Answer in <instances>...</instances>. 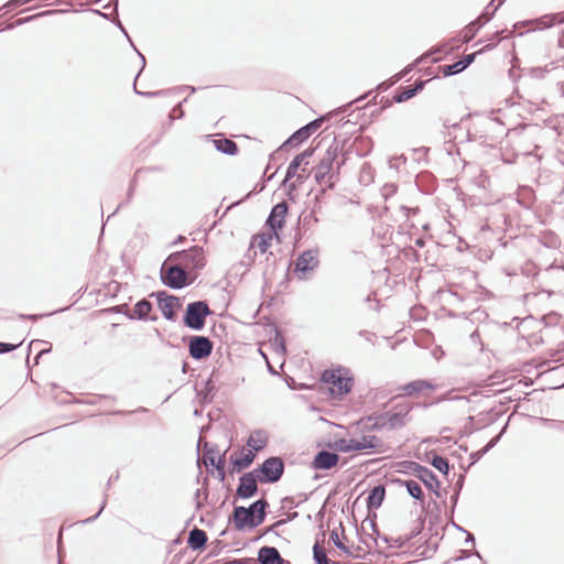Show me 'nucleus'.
<instances>
[{
	"label": "nucleus",
	"mask_w": 564,
	"mask_h": 564,
	"mask_svg": "<svg viewBox=\"0 0 564 564\" xmlns=\"http://www.w3.org/2000/svg\"><path fill=\"white\" fill-rule=\"evenodd\" d=\"M412 410L409 403H399L391 410L373 412L361 420L367 431H394L402 429L408 423V416Z\"/></svg>",
	"instance_id": "f257e3e1"
},
{
	"label": "nucleus",
	"mask_w": 564,
	"mask_h": 564,
	"mask_svg": "<svg viewBox=\"0 0 564 564\" xmlns=\"http://www.w3.org/2000/svg\"><path fill=\"white\" fill-rule=\"evenodd\" d=\"M269 507L270 505L264 497L251 502L248 507L236 506L229 521L234 523L235 529L239 532L247 529L253 530L264 522Z\"/></svg>",
	"instance_id": "f03ea898"
},
{
	"label": "nucleus",
	"mask_w": 564,
	"mask_h": 564,
	"mask_svg": "<svg viewBox=\"0 0 564 564\" xmlns=\"http://www.w3.org/2000/svg\"><path fill=\"white\" fill-rule=\"evenodd\" d=\"M339 143L335 137L317 165L313 167L314 180L321 186L327 185V188L334 189L338 183L340 169L337 158L339 156Z\"/></svg>",
	"instance_id": "7ed1b4c3"
},
{
	"label": "nucleus",
	"mask_w": 564,
	"mask_h": 564,
	"mask_svg": "<svg viewBox=\"0 0 564 564\" xmlns=\"http://www.w3.org/2000/svg\"><path fill=\"white\" fill-rule=\"evenodd\" d=\"M321 382L330 384V392L336 397H344L351 392L355 378L351 370L344 366L325 369L321 375Z\"/></svg>",
	"instance_id": "20e7f679"
},
{
	"label": "nucleus",
	"mask_w": 564,
	"mask_h": 564,
	"mask_svg": "<svg viewBox=\"0 0 564 564\" xmlns=\"http://www.w3.org/2000/svg\"><path fill=\"white\" fill-rule=\"evenodd\" d=\"M167 261L166 259L160 269V279L165 286L172 290H182L193 284L197 279V274H191L182 264L167 265Z\"/></svg>",
	"instance_id": "39448f33"
},
{
	"label": "nucleus",
	"mask_w": 564,
	"mask_h": 564,
	"mask_svg": "<svg viewBox=\"0 0 564 564\" xmlns=\"http://www.w3.org/2000/svg\"><path fill=\"white\" fill-rule=\"evenodd\" d=\"M167 260L180 261L185 270L191 274L198 275V272L206 265L204 248L200 246H192L188 249L175 251L167 257Z\"/></svg>",
	"instance_id": "423d86ee"
},
{
	"label": "nucleus",
	"mask_w": 564,
	"mask_h": 564,
	"mask_svg": "<svg viewBox=\"0 0 564 564\" xmlns=\"http://www.w3.org/2000/svg\"><path fill=\"white\" fill-rule=\"evenodd\" d=\"M213 314L207 301H194L187 304L183 314V324L192 330H202L206 325V318Z\"/></svg>",
	"instance_id": "0eeeda50"
},
{
	"label": "nucleus",
	"mask_w": 564,
	"mask_h": 564,
	"mask_svg": "<svg viewBox=\"0 0 564 564\" xmlns=\"http://www.w3.org/2000/svg\"><path fill=\"white\" fill-rule=\"evenodd\" d=\"M401 465L405 468V473L419 478L426 489L431 490L437 498H441V481L436 474L414 460H403Z\"/></svg>",
	"instance_id": "6e6552de"
},
{
	"label": "nucleus",
	"mask_w": 564,
	"mask_h": 564,
	"mask_svg": "<svg viewBox=\"0 0 564 564\" xmlns=\"http://www.w3.org/2000/svg\"><path fill=\"white\" fill-rule=\"evenodd\" d=\"M253 470L261 484H275L284 474L285 463L280 456H270Z\"/></svg>",
	"instance_id": "1a4fd4ad"
},
{
	"label": "nucleus",
	"mask_w": 564,
	"mask_h": 564,
	"mask_svg": "<svg viewBox=\"0 0 564 564\" xmlns=\"http://www.w3.org/2000/svg\"><path fill=\"white\" fill-rule=\"evenodd\" d=\"M382 441L376 435H364L360 440L338 438L334 442L336 451L349 453L352 451L378 449L382 446Z\"/></svg>",
	"instance_id": "9d476101"
},
{
	"label": "nucleus",
	"mask_w": 564,
	"mask_h": 564,
	"mask_svg": "<svg viewBox=\"0 0 564 564\" xmlns=\"http://www.w3.org/2000/svg\"><path fill=\"white\" fill-rule=\"evenodd\" d=\"M158 302V307L162 316L170 322L176 319L177 311L182 307L178 296L167 293L166 291H155L150 294Z\"/></svg>",
	"instance_id": "9b49d317"
},
{
	"label": "nucleus",
	"mask_w": 564,
	"mask_h": 564,
	"mask_svg": "<svg viewBox=\"0 0 564 564\" xmlns=\"http://www.w3.org/2000/svg\"><path fill=\"white\" fill-rule=\"evenodd\" d=\"M187 346L189 356L197 361L208 358L214 349V343L210 338L203 335L189 336Z\"/></svg>",
	"instance_id": "f8f14e48"
},
{
	"label": "nucleus",
	"mask_w": 564,
	"mask_h": 564,
	"mask_svg": "<svg viewBox=\"0 0 564 564\" xmlns=\"http://www.w3.org/2000/svg\"><path fill=\"white\" fill-rule=\"evenodd\" d=\"M258 482L260 479L253 469L242 474L236 489L237 498L247 500L254 497L259 491Z\"/></svg>",
	"instance_id": "ddd939ff"
},
{
	"label": "nucleus",
	"mask_w": 564,
	"mask_h": 564,
	"mask_svg": "<svg viewBox=\"0 0 564 564\" xmlns=\"http://www.w3.org/2000/svg\"><path fill=\"white\" fill-rule=\"evenodd\" d=\"M288 212L289 205L285 200L275 204L270 210V214L265 220V225L275 237H278L279 232L285 226V217Z\"/></svg>",
	"instance_id": "4468645a"
},
{
	"label": "nucleus",
	"mask_w": 564,
	"mask_h": 564,
	"mask_svg": "<svg viewBox=\"0 0 564 564\" xmlns=\"http://www.w3.org/2000/svg\"><path fill=\"white\" fill-rule=\"evenodd\" d=\"M324 117L321 116L312 121H310L308 123H306L305 126L301 127L300 129H297L296 131H294L283 143L282 145L279 148V150L288 147V145H297V144H301L302 142H304L305 140H307L323 123L324 121Z\"/></svg>",
	"instance_id": "2eb2a0df"
},
{
	"label": "nucleus",
	"mask_w": 564,
	"mask_h": 564,
	"mask_svg": "<svg viewBox=\"0 0 564 564\" xmlns=\"http://www.w3.org/2000/svg\"><path fill=\"white\" fill-rule=\"evenodd\" d=\"M426 84V80L419 79L413 85L402 87L400 91L395 93L392 97V100L390 99H381V108H388L393 102L401 104L404 102L413 97H415L419 93H421Z\"/></svg>",
	"instance_id": "dca6fc26"
},
{
	"label": "nucleus",
	"mask_w": 564,
	"mask_h": 564,
	"mask_svg": "<svg viewBox=\"0 0 564 564\" xmlns=\"http://www.w3.org/2000/svg\"><path fill=\"white\" fill-rule=\"evenodd\" d=\"M318 249H308L299 254L295 260V269L294 272L296 274L305 275L307 272H311L318 268Z\"/></svg>",
	"instance_id": "f3484780"
},
{
	"label": "nucleus",
	"mask_w": 564,
	"mask_h": 564,
	"mask_svg": "<svg viewBox=\"0 0 564 564\" xmlns=\"http://www.w3.org/2000/svg\"><path fill=\"white\" fill-rule=\"evenodd\" d=\"M492 2H490L484 11L480 13V15L471 21L469 24L466 25L464 30V42H470L476 34L479 32V30L488 23L495 15L496 9H491Z\"/></svg>",
	"instance_id": "a211bd4d"
},
{
	"label": "nucleus",
	"mask_w": 564,
	"mask_h": 564,
	"mask_svg": "<svg viewBox=\"0 0 564 564\" xmlns=\"http://www.w3.org/2000/svg\"><path fill=\"white\" fill-rule=\"evenodd\" d=\"M339 458L336 452L321 449L315 454L311 466L315 470H329L338 464Z\"/></svg>",
	"instance_id": "6ab92c4d"
},
{
	"label": "nucleus",
	"mask_w": 564,
	"mask_h": 564,
	"mask_svg": "<svg viewBox=\"0 0 564 564\" xmlns=\"http://www.w3.org/2000/svg\"><path fill=\"white\" fill-rule=\"evenodd\" d=\"M153 311V304L148 299H142L134 304L132 311H130V315H128V319L130 321H143V322H156L158 315H151L150 313Z\"/></svg>",
	"instance_id": "aec40b11"
},
{
	"label": "nucleus",
	"mask_w": 564,
	"mask_h": 564,
	"mask_svg": "<svg viewBox=\"0 0 564 564\" xmlns=\"http://www.w3.org/2000/svg\"><path fill=\"white\" fill-rule=\"evenodd\" d=\"M256 457V454L252 451L240 449L238 453H234L230 456V473H239L243 469H247Z\"/></svg>",
	"instance_id": "412c9836"
},
{
	"label": "nucleus",
	"mask_w": 564,
	"mask_h": 564,
	"mask_svg": "<svg viewBox=\"0 0 564 564\" xmlns=\"http://www.w3.org/2000/svg\"><path fill=\"white\" fill-rule=\"evenodd\" d=\"M200 446L203 447V456L198 457L197 465L199 466L200 462H203L206 469L208 470L210 466H215L216 455L219 454V449L216 444L203 441L202 437H199L197 443L198 451Z\"/></svg>",
	"instance_id": "4be33fe9"
},
{
	"label": "nucleus",
	"mask_w": 564,
	"mask_h": 564,
	"mask_svg": "<svg viewBox=\"0 0 564 564\" xmlns=\"http://www.w3.org/2000/svg\"><path fill=\"white\" fill-rule=\"evenodd\" d=\"M314 152L315 149L307 148L292 159L286 169L285 177L282 182L284 186H286V184L296 175V172L300 169V166L304 163L306 159L311 158L314 154Z\"/></svg>",
	"instance_id": "5701e85b"
},
{
	"label": "nucleus",
	"mask_w": 564,
	"mask_h": 564,
	"mask_svg": "<svg viewBox=\"0 0 564 564\" xmlns=\"http://www.w3.org/2000/svg\"><path fill=\"white\" fill-rule=\"evenodd\" d=\"M327 185H323L315 194L314 197L306 202L305 210L310 212L311 215H321L325 205L327 204Z\"/></svg>",
	"instance_id": "b1692460"
},
{
	"label": "nucleus",
	"mask_w": 564,
	"mask_h": 564,
	"mask_svg": "<svg viewBox=\"0 0 564 564\" xmlns=\"http://www.w3.org/2000/svg\"><path fill=\"white\" fill-rule=\"evenodd\" d=\"M424 460L437 469L448 480L452 466L447 458L441 456L435 451H429L425 453Z\"/></svg>",
	"instance_id": "393cba45"
},
{
	"label": "nucleus",
	"mask_w": 564,
	"mask_h": 564,
	"mask_svg": "<svg viewBox=\"0 0 564 564\" xmlns=\"http://www.w3.org/2000/svg\"><path fill=\"white\" fill-rule=\"evenodd\" d=\"M257 562L260 564H284V558L276 547L264 545L258 550Z\"/></svg>",
	"instance_id": "a878e982"
},
{
	"label": "nucleus",
	"mask_w": 564,
	"mask_h": 564,
	"mask_svg": "<svg viewBox=\"0 0 564 564\" xmlns=\"http://www.w3.org/2000/svg\"><path fill=\"white\" fill-rule=\"evenodd\" d=\"M321 219L317 215L312 214L307 210H303L297 218V229L295 231V240L302 239L301 230L308 231L312 230L317 224H319Z\"/></svg>",
	"instance_id": "bb28decb"
},
{
	"label": "nucleus",
	"mask_w": 564,
	"mask_h": 564,
	"mask_svg": "<svg viewBox=\"0 0 564 564\" xmlns=\"http://www.w3.org/2000/svg\"><path fill=\"white\" fill-rule=\"evenodd\" d=\"M373 149V141L368 135L356 137L350 143V150L359 158H366Z\"/></svg>",
	"instance_id": "cd10ccee"
},
{
	"label": "nucleus",
	"mask_w": 564,
	"mask_h": 564,
	"mask_svg": "<svg viewBox=\"0 0 564 564\" xmlns=\"http://www.w3.org/2000/svg\"><path fill=\"white\" fill-rule=\"evenodd\" d=\"M207 533L196 527L189 531L187 536V545L192 551H203L207 545Z\"/></svg>",
	"instance_id": "c85d7f7f"
},
{
	"label": "nucleus",
	"mask_w": 564,
	"mask_h": 564,
	"mask_svg": "<svg viewBox=\"0 0 564 564\" xmlns=\"http://www.w3.org/2000/svg\"><path fill=\"white\" fill-rule=\"evenodd\" d=\"M386 498V487L382 484H378L371 488L367 497L368 511L379 509Z\"/></svg>",
	"instance_id": "c756f323"
},
{
	"label": "nucleus",
	"mask_w": 564,
	"mask_h": 564,
	"mask_svg": "<svg viewBox=\"0 0 564 564\" xmlns=\"http://www.w3.org/2000/svg\"><path fill=\"white\" fill-rule=\"evenodd\" d=\"M435 384H433L430 380L417 379L403 384L401 390L405 395L413 397L425 389L435 390Z\"/></svg>",
	"instance_id": "7c9ffc66"
},
{
	"label": "nucleus",
	"mask_w": 564,
	"mask_h": 564,
	"mask_svg": "<svg viewBox=\"0 0 564 564\" xmlns=\"http://www.w3.org/2000/svg\"><path fill=\"white\" fill-rule=\"evenodd\" d=\"M394 484H398L401 487H404L408 494L415 500L420 502H424L425 495L421 488V485L413 479H393Z\"/></svg>",
	"instance_id": "2f4dec72"
},
{
	"label": "nucleus",
	"mask_w": 564,
	"mask_h": 564,
	"mask_svg": "<svg viewBox=\"0 0 564 564\" xmlns=\"http://www.w3.org/2000/svg\"><path fill=\"white\" fill-rule=\"evenodd\" d=\"M131 45L133 46L134 51L138 53V55L140 56L141 61H142V66L140 68V70L138 72V74L135 75L134 77V82H133V91L139 95V96H143V97H148V98H153V97H159V96H166L169 94L172 93L171 89H162V90H155V91H141L137 88V79L138 77L140 76L141 72L143 70V68L145 67V57L137 50V47L133 45L132 41L129 39Z\"/></svg>",
	"instance_id": "473e14b6"
},
{
	"label": "nucleus",
	"mask_w": 564,
	"mask_h": 564,
	"mask_svg": "<svg viewBox=\"0 0 564 564\" xmlns=\"http://www.w3.org/2000/svg\"><path fill=\"white\" fill-rule=\"evenodd\" d=\"M268 441L269 437L264 430H256L248 437L247 445L257 453L267 447Z\"/></svg>",
	"instance_id": "72a5a7b5"
},
{
	"label": "nucleus",
	"mask_w": 564,
	"mask_h": 564,
	"mask_svg": "<svg viewBox=\"0 0 564 564\" xmlns=\"http://www.w3.org/2000/svg\"><path fill=\"white\" fill-rule=\"evenodd\" d=\"M214 147L217 151L220 153L227 154V155H236L239 152L238 144L228 138H219L213 140Z\"/></svg>",
	"instance_id": "f704fd0d"
},
{
	"label": "nucleus",
	"mask_w": 564,
	"mask_h": 564,
	"mask_svg": "<svg viewBox=\"0 0 564 564\" xmlns=\"http://www.w3.org/2000/svg\"><path fill=\"white\" fill-rule=\"evenodd\" d=\"M539 242L549 249H557L561 247L560 237L552 230H542L538 237Z\"/></svg>",
	"instance_id": "c9c22d12"
},
{
	"label": "nucleus",
	"mask_w": 564,
	"mask_h": 564,
	"mask_svg": "<svg viewBox=\"0 0 564 564\" xmlns=\"http://www.w3.org/2000/svg\"><path fill=\"white\" fill-rule=\"evenodd\" d=\"M273 236L274 235L271 231L262 232V234L252 236L250 242H253V248L257 247L259 249L260 253L263 254L270 248Z\"/></svg>",
	"instance_id": "e433bc0d"
},
{
	"label": "nucleus",
	"mask_w": 564,
	"mask_h": 564,
	"mask_svg": "<svg viewBox=\"0 0 564 564\" xmlns=\"http://www.w3.org/2000/svg\"><path fill=\"white\" fill-rule=\"evenodd\" d=\"M274 335L270 338V343L276 354L284 356L286 354V344L282 330L274 326Z\"/></svg>",
	"instance_id": "4c0bfd02"
},
{
	"label": "nucleus",
	"mask_w": 564,
	"mask_h": 564,
	"mask_svg": "<svg viewBox=\"0 0 564 564\" xmlns=\"http://www.w3.org/2000/svg\"><path fill=\"white\" fill-rule=\"evenodd\" d=\"M466 473H467V469H464L463 473H460L458 475L457 480H456V482L454 485V492H453V495L451 497L452 514L455 511V508L457 506L460 492L463 490V487H464V484H465V478H466Z\"/></svg>",
	"instance_id": "58836bf2"
},
{
	"label": "nucleus",
	"mask_w": 564,
	"mask_h": 564,
	"mask_svg": "<svg viewBox=\"0 0 564 564\" xmlns=\"http://www.w3.org/2000/svg\"><path fill=\"white\" fill-rule=\"evenodd\" d=\"M313 560L315 564H330V560L318 540L313 545Z\"/></svg>",
	"instance_id": "ea45409f"
},
{
	"label": "nucleus",
	"mask_w": 564,
	"mask_h": 564,
	"mask_svg": "<svg viewBox=\"0 0 564 564\" xmlns=\"http://www.w3.org/2000/svg\"><path fill=\"white\" fill-rule=\"evenodd\" d=\"M440 72L443 74L444 77H449L460 74L463 72V68L459 62L456 61L454 63L440 66Z\"/></svg>",
	"instance_id": "a19ab883"
},
{
	"label": "nucleus",
	"mask_w": 564,
	"mask_h": 564,
	"mask_svg": "<svg viewBox=\"0 0 564 564\" xmlns=\"http://www.w3.org/2000/svg\"><path fill=\"white\" fill-rule=\"evenodd\" d=\"M299 497H300L299 501H296V499H294V497H291V496L284 497L281 500V505H282L281 509H284V508H296L302 502H305L308 499V496L306 494H300Z\"/></svg>",
	"instance_id": "79ce46f5"
},
{
	"label": "nucleus",
	"mask_w": 564,
	"mask_h": 564,
	"mask_svg": "<svg viewBox=\"0 0 564 564\" xmlns=\"http://www.w3.org/2000/svg\"><path fill=\"white\" fill-rule=\"evenodd\" d=\"M424 524L425 518L420 516L415 521V525L411 529V531L408 534H405L409 542L421 534V532L424 529Z\"/></svg>",
	"instance_id": "37998d69"
},
{
	"label": "nucleus",
	"mask_w": 564,
	"mask_h": 564,
	"mask_svg": "<svg viewBox=\"0 0 564 564\" xmlns=\"http://www.w3.org/2000/svg\"><path fill=\"white\" fill-rule=\"evenodd\" d=\"M256 257L257 251L253 250V242H250V246L243 258L240 260L239 264L249 268L254 262Z\"/></svg>",
	"instance_id": "c03bdc74"
},
{
	"label": "nucleus",
	"mask_w": 564,
	"mask_h": 564,
	"mask_svg": "<svg viewBox=\"0 0 564 564\" xmlns=\"http://www.w3.org/2000/svg\"><path fill=\"white\" fill-rule=\"evenodd\" d=\"M101 400H110V401L115 402L116 397L110 395V394H97L91 399L78 401V403L85 404V405H97L101 402Z\"/></svg>",
	"instance_id": "a18cd8bd"
},
{
	"label": "nucleus",
	"mask_w": 564,
	"mask_h": 564,
	"mask_svg": "<svg viewBox=\"0 0 564 564\" xmlns=\"http://www.w3.org/2000/svg\"><path fill=\"white\" fill-rule=\"evenodd\" d=\"M135 188H137V177L134 176L129 183V188L127 192V197H126L124 203L119 204L118 207L116 208V210L111 215H115L124 204H129L132 200V197L135 193Z\"/></svg>",
	"instance_id": "49530a36"
},
{
	"label": "nucleus",
	"mask_w": 564,
	"mask_h": 564,
	"mask_svg": "<svg viewBox=\"0 0 564 564\" xmlns=\"http://www.w3.org/2000/svg\"><path fill=\"white\" fill-rule=\"evenodd\" d=\"M506 30H502V31H497L492 34V39L490 40L491 42H489L488 44H486L480 51H478V53H482V52H486V51H491L494 50L502 40V33L505 32Z\"/></svg>",
	"instance_id": "de8ad7c7"
},
{
	"label": "nucleus",
	"mask_w": 564,
	"mask_h": 564,
	"mask_svg": "<svg viewBox=\"0 0 564 564\" xmlns=\"http://www.w3.org/2000/svg\"><path fill=\"white\" fill-rule=\"evenodd\" d=\"M66 308H58L54 312H51V313H44V314H20L19 315V318L20 319H29V321H32V322H37L39 319L41 318H44V317H47V316H51L53 314H56V313H59V312H64Z\"/></svg>",
	"instance_id": "09e8293b"
},
{
	"label": "nucleus",
	"mask_w": 564,
	"mask_h": 564,
	"mask_svg": "<svg viewBox=\"0 0 564 564\" xmlns=\"http://www.w3.org/2000/svg\"><path fill=\"white\" fill-rule=\"evenodd\" d=\"M473 555L481 558V555H480V553L478 551L471 552L469 550H459V556L453 557V558L446 561L445 564H451L453 562L466 560V558L471 557Z\"/></svg>",
	"instance_id": "8fccbe9b"
},
{
	"label": "nucleus",
	"mask_w": 564,
	"mask_h": 564,
	"mask_svg": "<svg viewBox=\"0 0 564 564\" xmlns=\"http://www.w3.org/2000/svg\"><path fill=\"white\" fill-rule=\"evenodd\" d=\"M508 427V422L503 425V427L501 429L500 433L498 435H496L495 437H492L481 449H482V453L487 454L490 449H492L497 444L498 442L500 441L501 436L503 435V433L506 432Z\"/></svg>",
	"instance_id": "3c124183"
},
{
	"label": "nucleus",
	"mask_w": 564,
	"mask_h": 564,
	"mask_svg": "<svg viewBox=\"0 0 564 564\" xmlns=\"http://www.w3.org/2000/svg\"><path fill=\"white\" fill-rule=\"evenodd\" d=\"M508 427V422L503 425V427L501 429L500 433L498 435H496L495 437H492L481 449H482V453L487 454L490 449H492L497 444L498 442L500 441L501 436L503 435V433L506 432Z\"/></svg>",
	"instance_id": "603ef678"
},
{
	"label": "nucleus",
	"mask_w": 564,
	"mask_h": 564,
	"mask_svg": "<svg viewBox=\"0 0 564 564\" xmlns=\"http://www.w3.org/2000/svg\"><path fill=\"white\" fill-rule=\"evenodd\" d=\"M550 72V68L547 66L545 67H531L528 69V74L532 78L542 79L545 77V74Z\"/></svg>",
	"instance_id": "864d4df0"
},
{
	"label": "nucleus",
	"mask_w": 564,
	"mask_h": 564,
	"mask_svg": "<svg viewBox=\"0 0 564 564\" xmlns=\"http://www.w3.org/2000/svg\"><path fill=\"white\" fill-rule=\"evenodd\" d=\"M50 12H44V13H40V15L42 14H48ZM39 14H35V15H30V17H25V18H21V19H18L15 20L13 23L11 24H8L3 30H12L13 28L15 26H20V25H23L30 21H33L35 18H37Z\"/></svg>",
	"instance_id": "5fc2aeb1"
},
{
	"label": "nucleus",
	"mask_w": 564,
	"mask_h": 564,
	"mask_svg": "<svg viewBox=\"0 0 564 564\" xmlns=\"http://www.w3.org/2000/svg\"><path fill=\"white\" fill-rule=\"evenodd\" d=\"M305 172V167L302 169V173H297L296 172V175L294 177H296V180L294 182H291L288 187H289V192H293L297 188L299 185L303 184L307 177V175H304L303 173Z\"/></svg>",
	"instance_id": "6e6d98bb"
},
{
	"label": "nucleus",
	"mask_w": 564,
	"mask_h": 564,
	"mask_svg": "<svg viewBox=\"0 0 564 564\" xmlns=\"http://www.w3.org/2000/svg\"><path fill=\"white\" fill-rule=\"evenodd\" d=\"M107 311L109 313H113V314H122L127 318H128V315H130V308H129V305L127 303L111 306Z\"/></svg>",
	"instance_id": "4d7b16f0"
},
{
	"label": "nucleus",
	"mask_w": 564,
	"mask_h": 564,
	"mask_svg": "<svg viewBox=\"0 0 564 564\" xmlns=\"http://www.w3.org/2000/svg\"><path fill=\"white\" fill-rule=\"evenodd\" d=\"M477 54H479V53L475 52V53H470V54H465L462 58L458 59V62L463 68V72L473 64Z\"/></svg>",
	"instance_id": "13d9d810"
},
{
	"label": "nucleus",
	"mask_w": 564,
	"mask_h": 564,
	"mask_svg": "<svg viewBox=\"0 0 564 564\" xmlns=\"http://www.w3.org/2000/svg\"><path fill=\"white\" fill-rule=\"evenodd\" d=\"M187 100V98H185L183 101L178 102L171 111V113L169 115V118H170V121L172 122L175 118H183L184 116V110L182 108V105L183 102H185Z\"/></svg>",
	"instance_id": "bf43d9fd"
},
{
	"label": "nucleus",
	"mask_w": 564,
	"mask_h": 564,
	"mask_svg": "<svg viewBox=\"0 0 564 564\" xmlns=\"http://www.w3.org/2000/svg\"><path fill=\"white\" fill-rule=\"evenodd\" d=\"M107 497H108V495H107V494H105V495H104L102 502H101L100 508H99V510L97 511V513H96V514H94V516H93V517H90V518H87V519H85V520H82V521H80V523L86 524V523H91V522H94L95 520H97V519H98V517L101 514V512H102V511L105 510V508H106V505H107Z\"/></svg>",
	"instance_id": "052dcab7"
},
{
	"label": "nucleus",
	"mask_w": 564,
	"mask_h": 564,
	"mask_svg": "<svg viewBox=\"0 0 564 564\" xmlns=\"http://www.w3.org/2000/svg\"><path fill=\"white\" fill-rule=\"evenodd\" d=\"M21 345H22V341H21V343H19V344H11V343H3V341H0V354H7V352L14 351V350H15V349H18Z\"/></svg>",
	"instance_id": "680f3d73"
},
{
	"label": "nucleus",
	"mask_w": 564,
	"mask_h": 564,
	"mask_svg": "<svg viewBox=\"0 0 564 564\" xmlns=\"http://www.w3.org/2000/svg\"><path fill=\"white\" fill-rule=\"evenodd\" d=\"M486 454L482 453V449H479V451H476V452H471L469 454V459H470V463L467 467H463V469H469L473 465H475L482 456H485Z\"/></svg>",
	"instance_id": "e2e57ef3"
},
{
	"label": "nucleus",
	"mask_w": 564,
	"mask_h": 564,
	"mask_svg": "<svg viewBox=\"0 0 564 564\" xmlns=\"http://www.w3.org/2000/svg\"><path fill=\"white\" fill-rule=\"evenodd\" d=\"M225 465H226L225 454L218 455V457H216V460H215V466H210L207 471L210 474H214L215 469L225 468Z\"/></svg>",
	"instance_id": "0e129e2a"
},
{
	"label": "nucleus",
	"mask_w": 564,
	"mask_h": 564,
	"mask_svg": "<svg viewBox=\"0 0 564 564\" xmlns=\"http://www.w3.org/2000/svg\"><path fill=\"white\" fill-rule=\"evenodd\" d=\"M406 162V158L404 155L394 156L389 159V167L398 170L400 164H404Z\"/></svg>",
	"instance_id": "69168bd1"
},
{
	"label": "nucleus",
	"mask_w": 564,
	"mask_h": 564,
	"mask_svg": "<svg viewBox=\"0 0 564 564\" xmlns=\"http://www.w3.org/2000/svg\"><path fill=\"white\" fill-rule=\"evenodd\" d=\"M286 384L291 390H306L308 389V386L306 383H296V381L289 377L286 380Z\"/></svg>",
	"instance_id": "338daca9"
},
{
	"label": "nucleus",
	"mask_w": 564,
	"mask_h": 564,
	"mask_svg": "<svg viewBox=\"0 0 564 564\" xmlns=\"http://www.w3.org/2000/svg\"><path fill=\"white\" fill-rule=\"evenodd\" d=\"M408 539L405 535L403 536H398L395 539L391 538V543H390V546L391 547H395V549H401L403 547L406 543H408Z\"/></svg>",
	"instance_id": "774afa93"
}]
</instances>
